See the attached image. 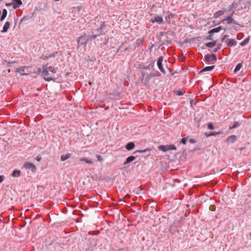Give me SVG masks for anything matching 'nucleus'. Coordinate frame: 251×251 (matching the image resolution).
Wrapping results in <instances>:
<instances>
[{
	"mask_svg": "<svg viewBox=\"0 0 251 251\" xmlns=\"http://www.w3.org/2000/svg\"><path fill=\"white\" fill-rule=\"evenodd\" d=\"M57 68H55L52 66H48V65L43 66V71L42 75L46 81H54L56 78L52 75L57 72Z\"/></svg>",
	"mask_w": 251,
	"mask_h": 251,
	"instance_id": "obj_1",
	"label": "nucleus"
},
{
	"mask_svg": "<svg viewBox=\"0 0 251 251\" xmlns=\"http://www.w3.org/2000/svg\"><path fill=\"white\" fill-rule=\"evenodd\" d=\"M87 35L84 34L78 38L77 41L78 47L80 46H83L84 47L86 46L88 43V39L87 38Z\"/></svg>",
	"mask_w": 251,
	"mask_h": 251,
	"instance_id": "obj_2",
	"label": "nucleus"
},
{
	"mask_svg": "<svg viewBox=\"0 0 251 251\" xmlns=\"http://www.w3.org/2000/svg\"><path fill=\"white\" fill-rule=\"evenodd\" d=\"M106 26V24L105 22H103L100 25V27L95 29L94 31V33H96V35L97 37L100 36V35H102L105 34V32L103 31V28Z\"/></svg>",
	"mask_w": 251,
	"mask_h": 251,
	"instance_id": "obj_3",
	"label": "nucleus"
},
{
	"mask_svg": "<svg viewBox=\"0 0 251 251\" xmlns=\"http://www.w3.org/2000/svg\"><path fill=\"white\" fill-rule=\"evenodd\" d=\"M204 60L206 62L210 63L213 61L217 60V56L215 54H206L204 56Z\"/></svg>",
	"mask_w": 251,
	"mask_h": 251,
	"instance_id": "obj_4",
	"label": "nucleus"
},
{
	"mask_svg": "<svg viewBox=\"0 0 251 251\" xmlns=\"http://www.w3.org/2000/svg\"><path fill=\"white\" fill-rule=\"evenodd\" d=\"M24 167L31 170L32 173H35L36 171V167L33 163L31 162H26L24 165Z\"/></svg>",
	"mask_w": 251,
	"mask_h": 251,
	"instance_id": "obj_5",
	"label": "nucleus"
},
{
	"mask_svg": "<svg viewBox=\"0 0 251 251\" xmlns=\"http://www.w3.org/2000/svg\"><path fill=\"white\" fill-rule=\"evenodd\" d=\"M163 56H160L157 60V64L159 70L164 74H165V71L162 66V61L163 60Z\"/></svg>",
	"mask_w": 251,
	"mask_h": 251,
	"instance_id": "obj_6",
	"label": "nucleus"
},
{
	"mask_svg": "<svg viewBox=\"0 0 251 251\" xmlns=\"http://www.w3.org/2000/svg\"><path fill=\"white\" fill-rule=\"evenodd\" d=\"M27 68V66H22L20 68H17L16 70V72L19 73L21 76L27 75L28 74L25 73V70Z\"/></svg>",
	"mask_w": 251,
	"mask_h": 251,
	"instance_id": "obj_7",
	"label": "nucleus"
},
{
	"mask_svg": "<svg viewBox=\"0 0 251 251\" xmlns=\"http://www.w3.org/2000/svg\"><path fill=\"white\" fill-rule=\"evenodd\" d=\"M226 46L229 47L235 46L237 45V41L233 39H227L226 40Z\"/></svg>",
	"mask_w": 251,
	"mask_h": 251,
	"instance_id": "obj_8",
	"label": "nucleus"
},
{
	"mask_svg": "<svg viewBox=\"0 0 251 251\" xmlns=\"http://www.w3.org/2000/svg\"><path fill=\"white\" fill-rule=\"evenodd\" d=\"M151 21L153 23L156 22L158 24L164 23L163 18L160 16H157L155 17L153 19H151Z\"/></svg>",
	"mask_w": 251,
	"mask_h": 251,
	"instance_id": "obj_9",
	"label": "nucleus"
},
{
	"mask_svg": "<svg viewBox=\"0 0 251 251\" xmlns=\"http://www.w3.org/2000/svg\"><path fill=\"white\" fill-rule=\"evenodd\" d=\"M88 241L89 243V250L92 251L93 250L94 247L96 246V242L94 239H89Z\"/></svg>",
	"mask_w": 251,
	"mask_h": 251,
	"instance_id": "obj_10",
	"label": "nucleus"
},
{
	"mask_svg": "<svg viewBox=\"0 0 251 251\" xmlns=\"http://www.w3.org/2000/svg\"><path fill=\"white\" fill-rule=\"evenodd\" d=\"M13 3V8L14 9L19 7L22 4L21 0H14Z\"/></svg>",
	"mask_w": 251,
	"mask_h": 251,
	"instance_id": "obj_11",
	"label": "nucleus"
},
{
	"mask_svg": "<svg viewBox=\"0 0 251 251\" xmlns=\"http://www.w3.org/2000/svg\"><path fill=\"white\" fill-rule=\"evenodd\" d=\"M226 11V9L219 10L216 12H215L214 14V18H218L220 16L224 15Z\"/></svg>",
	"mask_w": 251,
	"mask_h": 251,
	"instance_id": "obj_12",
	"label": "nucleus"
},
{
	"mask_svg": "<svg viewBox=\"0 0 251 251\" xmlns=\"http://www.w3.org/2000/svg\"><path fill=\"white\" fill-rule=\"evenodd\" d=\"M237 139V137L235 135H232L227 137L226 142L228 143H234Z\"/></svg>",
	"mask_w": 251,
	"mask_h": 251,
	"instance_id": "obj_13",
	"label": "nucleus"
},
{
	"mask_svg": "<svg viewBox=\"0 0 251 251\" xmlns=\"http://www.w3.org/2000/svg\"><path fill=\"white\" fill-rule=\"evenodd\" d=\"M10 25H11V23L9 22H6L3 27V29L1 31L2 32H6L8 30V29H9V28L10 27Z\"/></svg>",
	"mask_w": 251,
	"mask_h": 251,
	"instance_id": "obj_14",
	"label": "nucleus"
},
{
	"mask_svg": "<svg viewBox=\"0 0 251 251\" xmlns=\"http://www.w3.org/2000/svg\"><path fill=\"white\" fill-rule=\"evenodd\" d=\"M136 157L134 156H128L126 161L124 163V165H126L130 162H131L132 161H133V160H134L135 159Z\"/></svg>",
	"mask_w": 251,
	"mask_h": 251,
	"instance_id": "obj_15",
	"label": "nucleus"
},
{
	"mask_svg": "<svg viewBox=\"0 0 251 251\" xmlns=\"http://www.w3.org/2000/svg\"><path fill=\"white\" fill-rule=\"evenodd\" d=\"M135 147V144L133 142H129L128 143L126 146V149L130 151L132 150Z\"/></svg>",
	"mask_w": 251,
	"mask_h": 251,
	"instance_id": "obj_16",
	"label": "nucleus"
},
{
	"mask_svg": "<svg viewBox=\"0 0 251 251\" xmlns=\"http://www.w3.org/2000/svg\"><path fill=\"white\" fill-rule=\"evenodd\" d=\"M214 68H215V66H214V65L205 67L200 71V73L201 74L204 72L212 71Z\"/></svg>",
	"mask_w": 251,
	"mask_h": 251,
	"instance_id": "obj_17",
	"label": "nucleus"
},
{
	"mask_svg": "<svg viewBox=\"0 0 251 251\" xmlns=\"http://www.w3.org/2000/svg\"><path fill=\"white\" fill-rule=\"evenodd\" d=\"M234 13V11H233L232 14L231 16H227L225 19L223 20V22L226 21L227 24H231V20H232V16H233V14Z\"/></svg>",
	"mask_w": 251,
	"mask_h": 251,
	"instance_id": "obj_18",
	"label": "nucleus"
},
{
	"mask_svg": "<svg viewBox=\"0 0 251 251\" xmlns=\"http://www.w3.org/2000/svg\"><path fill=\"white\" fill-rule=\"evenodd\" d=\"M221 29H222V27L218 26V27H217L216 28H214L211 29L210 30H209L208 33L213 34L214 33H217V32H219Z\"/></svg>",
	"mask_w": 251,
	"mask_h": 251,
	"instance_id": "obj_19",
	"label": "nucleus"
},
{
	"mask_svg": "<svg viewBox=\"0 0 251 251\" xmlns=\"http://www.w3.org/2000/svg\"><path fill=\"white\" fill-rule=\"evenodd\" d=\"M20 174H21L20 171L18 170H15L12 173L11 176L13 177H18L20 176Z\"/></svg>",
	"mask_w": 251,
	"mask_h": 251,
	"instance_id": "obj_20",
	"label": "nucleus"
},
{
	"mask_svg": "<svg viewBox=\"0 0 251 251\" xmlns=\"http://www.w3.org/2000/svg\"><path fill=\"white\" fill-rule=\"evenodd\" d=\"M158 149L160 151H162L164 152H166L168 151V146L167 145H160L158 147Z\"/></svg>",
	"mask_w": 251,
	"mask_h": 251,
	"instance_id": "obj_21",
	"label": "nucleus"
},
{
	"mask_svg": "<svg viewBox=\"0 0 251 251\" xmlns=\"http://www.w3.org/2000/svg\"><path fill=\"white\" fill-rule=\"evenodd\" d=\"M71 157V154L66 153V154L62 155L61 156L60 159L62 161H64L67 159H69Z\"/></svg>",
	"mask_w": 251,
	"mask_h": 251,
	"instance_id": "obj_22",
	"label": "nucleus"
},
{
	"mask_svg": "<svg viewBox=\"0 0 251 251\" xmlns=\"http://www.w3.org/2000/svg\"><path fill=\"white\" fill-rule=\"evenodd\" d=\"M7 14V10L6 9H3L2 10V15H1V17H0V21H2L4 20V19L6 18Z\"/></svg>",
	"mask_w": 251,
	"mask_h": 251,
	"instance_id": "obj_23",
	"label": "nucleus"
},
{
	"mask_svg": "<svg viewBox=\"0 0 251 251\" xmlns=\"http://www.w3.org/2000/svg\"><path fill=\"white\" fill-rule=\"evenodd\" d=\"M216 45V41H214L213 42H208L207 43H206L205 45L207 47H208V48H212L213 47H214V46H215Z\"/></svg>",
	"mask_w": 251,
	"mask_h": 251,
	"instance_id": "obj_24",
	"label": "nucleus"
},
{
	"mask_svg": "<svg viewBox=\"0 0 251 251\" xmlns=\"http://www.w3.org/2000/svg\"><path fill=\"white\" fill-rule=\"evenodd\" d=\"M79 160L80 161L85 162H86V163H88V164H93V162L92 160H89V159H88L87 158H86L85 157L80 158L79 159Z\"/></svg>",
	"mask_w": 251,
	"mask_h": 251,
	"instance_id": "obj_25",
	"label": "nucleus"
},
{
	"mask_svg": "<svg viewBox=\"0 0 251 251\" xmlns=\"http://www.w3.org/2000/svg\"><path fill=\"white\" fill-rule=\"evenodd\" d=\"M238 2H236L234 1L231 5L229 7L228 11H231L232 9L234 8H236L238 6Z\"/></svg>",
	"mask_w": 251,
	"mask_h": 251,
	"instance_id": "obj_26",
	"label": "nucleus"
},
{
	"mask_svg": "<svg viewBox=\"0 0 251 251\" xmlns=\"http://www.w3.org/2000/svg\"><path fill=\"white\" fill-rule=\"evenodd\" d=\"M242 66H243V63H240L236 65V66L235 67V69H234V72L235 73H236V72L239 71L241 69V68H242Z\"/></svg>",
	"mask_w": 251,
	"mask_h": 251,
	"instance_id": "obj_27",
	"label": "nucleus"
},
{
	"mask_svg": "<svg viewBox=\"0 0 251 251\" xmlns=\"http://www.w3.org/2000/svg\"><path fill=\"white\" fill-rule=\"evenodd\" d=\"M94 32H92V34L91 35H87V38L88 39V41L89 40H92L93 39H96L97 36L95 34H94Z\"/></svg>",
	"mask_w": 251,
	"mask_h": 251,
	"instance_id": "obj_28",
	"label": "nucleus"
},
{
	"mask_svg": "<svg viewBox=\"0 0 251 251\" xmlns=\"http://www.w3.org/2000/svg\"><path fill=\"white\" fill-rule=\"evenodd\" d=\"M249 40H250V38L249 37H248V38H246V39H245L242 42H241L240 43V45L241 46H245L246 45H247V44H248L249 42Z\"/></svg>",
	"mask_w": 251,
	"mask_h": 251,
	"instance_id": "obj_29",
	"label": "nucleus"
},
{
	"mask_svg": "<svg viewBox=\"0 0 251 251\" xmlns=\"http://www.w3.org/2000/svg\"><path fill=\"white\" fill-rule=\"evenodd\" d=\"M221 133L220 132H211L208 134H206L207 137L211 136H216Z\"/></svg>",
	"mask_w": 251,
	"mask_h": 251,
	"instance_id": "obj_30",
	"label": "nucleus"
},
{
	"mask_svg": "<svg viewBox=\"0 0 251 251\" xmlns=\"http://www.w3.org/2000/svg\"><path fill=\"white\" fill-rule=\"evenodd\" d=\"M150 151V149L149 148H147V149H146L145 150H137L133 153L135 154L136 152L144 153V152H146L147 151Z\"/></svg>",
	"mask_w": 251,
	"mask_h": 251,
	"instance_id": "obj_31",
	"label": "nucleus"
},
{
	"mask_svg": "<svg viewBox=\"0 0 251 251\" xmlns=\"http://www.w3.org/2000/svg\"><path fill=\"white\" fill-rule=\"evenodd\" d=\"M168 151L169 150H176V148L174 145H168Z\"/></svg>",
	"mask_w": 251,
	"mask_h": 251,
	"instance_id": "obj_32",
	"label": "nucleus"
},
{
	"mask_svg": "<svg viewBox=\"0 0 251 251\" xmlns=\"http://www.w3.org/2000/svg\"><path fill=\"white\" fill-rule=\"evenodd\" d=\"M221 46H222V44L221 43L218 44L217 47L215 48V49H214L213 50H212V51L214 52H217L218 50L221 48Z\"/></svg>",
	"mask_w": 251,
	"mask_h": 251,
	"instance_id": "obj_33",
	"label": "nucleus"
},
{
	"mask_svg": "<svg viewBox=\"0 0 251 251\" xmlns=\"http://www.w3.org/2000/svg\"><path fill=\"white\" fill-rule=\"evenodd\" d=\"M240 125V123H239V122H235L233 126H232V127H231L230 128V129H232V128H237L238 127H239Z\"/></svg>",
	"mask_w": 251,
	"mask_h": 251,
	"instance_id": "obj_34",
	"label": "nucleus"
},
{
	"mask_svg": "<svg viewBox=\"0 0 251 251\" xmlns=\"http://www.w3.org/2000/svg\"><path fill=\"white\" fill-rule=\"evenodd\" d=\"M143 39H137L136 41V45H140L143 44Z\"/></svg>",
	"mask_w": 251,
	"mask_h": 251,
	"instance_id": "obj_35",
	"label": "nucleus"
},
{
	"mask_svg": "<svg viewBox=\"0 0 251 251\" xmlns=\"http://www.w3.org/2000/svg\"><path fill=\"white\" fill-rule=\"evenodd\" d=\"M156 76H157V75L155 74L151 73L148 75V76L147 77V78L150 79L151 77H154Z\"/></svg>",
	"mask_w": 251,
	"mask_h": 251,
	"instance_id": "obj_36",
	"label": "nucleus"
},
{
	"mask_svg": "<svg viewBox=\"0 0 251 251\" xmlns=\"http://www.w3.org/2000/svg\"><path fill=\"white\" fill-rule=\"evenodd\" d=\"M128 48L129 50H134L136 48V45H129Z\"/></svg>",
	"mask_w": 251,
	"mask_h": 251,
	"instance_id": "obj_37",
	"label": "nucleus"
},
{
	"mask_svg": "<svg viewBox=\"0 0 251 251\" xmlns=\"http://www.w3.org/2000/svg\"><path fill=\"white\" fill-rule=\"evenodd\" d=\"M31 17L28 16H24L21 20V22L25 21L27 20H29L30 18H31Z\"/></svg>",
	"mask_w": 251,
	"mask_h": 251,
	"instance_id": "obj_38",
	"label": "nucleus"
},
{
	"mask_svg": "<svg viewBox=\"0 0 251 251\" xmlns=\"http://www.w3.org/2000/svg\"><path fill=\"white\" fill-rule=\"evenodd\" d=\"M41 58L42 59L47 60V59H49L50 57H49V54H43L42 55V56L41 57Z\"/></svg>",
	"mask_w": 251,
	"mask_h": 251,
	"instance_id": "obj_39",
	"label": "nucleus"
},
{
	"mask_svg": "<svg viewBox=\"0 0 251 251\" xmlns=\"http://www.w3.org/2000/svg\"><path fill=\"white\" fill-rule=\"evenodd\" d=\"M207 127L209 129H210V130H212L214 128V126L212 123L208 124Z\"/></svg>",
	"mask_w": 251,
	"mask_h": 251,
	"instance_id": "obj_40",
	"label": "nucleus"
},
{
	"mask_svg": "<svg viewBox=\"0 0 251 251\" xmlns=\"http://www.w3.org/2000/svg\"><path fill=\"white\" fill-rule=\"evenodd\" d=\"M96 157L98 161L102 162L103 160L102 156L100 155H97Z\"/></svg>",
	"mask_w": 251,
	"mask_h": 251,
	"instance_id": "obj_41",
	"label": "nucleus"
},
{
	"mask_svg": "<svg viewBox=\"0 0 251 251\" xmlns=\"http://www.w3.org/2000/svg\"><path fill=\"white\" fill-rule=\"evenodd\" d=\"M186 141H187V138H182L180 141V143L183 144H185L186 143Z\"/></svg>",
	"mask_w": 251,
	"mask_h": 251,
	"instance_id": "obj_42",
	"label": "nucleus"
},
{
	"mask_svg": "<svg viewBox=\"0 0 251 251\" xmlns=\"http://www.w3.org/2000/svg\"><path fill=\"white\" fill-rule=\"evenodd\" d=\"M216 206L215 205H211L210 206H209V209L211 211H215V209H216Z\"/></svg>",
	"mask_w": 251,
	"mask_h": 251,
	"instance_id": "obj_43",
	"label": "nucleus"
},
{
	"mask_svg": "<svg viewBox=\"0 0 251 251\" xmlns=\"http://www.w3.org/2000/svg\"><path fill=\"white\" fill-rule=\"evenodd\" d=\"M228 36V35H225L223 36V37L221 39V42H226V39Z\"/></svg>",
	"mask_w": 251,
	"mask_h": 251,
	"instance_id": "obj_44",
	"label": "nucleus"
},
{
	"mask_svg": "<svg viewBox=\"0 0 251 251\" xmlns=\"http://www.w3.org/2000/svg\"><path fill=\"white\" fill-rule=\"evenodd\" d=\"M57 52H53L51 54H49V57L50 58V57H54L56 56V55L57 54Z\"/></svg>",
	"mask_w": 251,
	"mask_h": 251,
	"instance_id": "obj_45",
	"label": "nucleus"
},
{
	"mask_svg": "<svg viewBox=\"0 0 251 251\" xmlns=\"http://www.w3.org/2000/svg\"><path fill=\"white\" fill-rule=\"evenodd\" d=\"M4 62L7 63V67H11V64L12 63H14L16 62L15 61H14V62H7L6 60H4Z\"/></svg>",
	"mask_w": 251,
	"mask_h": 251,
	"instance_id": "obj_46",
	"label": "nucleus"
},
{
	"mask_svg": "<svg viewBox=\"0 0 251 251\" xmlns=\"http://www.w3.org/2000/svg\"><path fill=\"white\" fill-rule=\"evenodd\" d=\"M124 43L121 44V45L120 46V47L117 49L116 52H118L120 51V50L122 49L123 46H124Z\"/></svg>",
	"mask_w": 251,
	"mask_h": 251,
	"instance_id": "obj_47",
	"label": "nucleus"
},
{
	"mask_svg": "<svg viewBox=\"0 0 251 251\" xmlns=\"http://www.w3.org/2000/svg\"><path fill=\"white\" fill-rule=\"evenodd\" d=\"M176 95L179 96H182L183 95V92L180 90L176 92Z\"/></svg>",
	"mask_w": 251,
	"mask_h": 251,
	"instance_id": "obj_48",
	"label": "nucleus"
},
{
	"mask_svg": "<svg viewBox=\"0 0 251 251\" xmlns=\"http://www.w3.org/2000/svg\"><path fill=\"white\" fill-rule=\"evenodd\" d=\"M209 35L207 37V39L212 40L213 39V38H212L213 34L212 33H209Z\"/></svg>",
	"mask_w": 251,
	"mask_h": 251,
	"instance_id": "obj_49",
	"label": "nucleus"
},
{
	"mask_svg": "<svg viewBox=\"0 0 251 251\" xmlns=\"http://www.w3.org/2000/svg\"><path fill=\"white\" fill-rule=\"evenodd\" d=\"M42 71H43V68H42V69H41V68H39L38 69V70H37V74H40V73H41V74H42Z\"/></svg>",
	"mask_w": 251,
	"mask_h": 251,
	"instance_id": "obj_50",
	"label": "nucleus"
},
{
	"mask_svg": "<svg viewBox=\"0 0 251 251\" xmlns=\"http://www.w3.org/2000/svg\"><path fill=\"white\" fill-rule=\"evenodd\" d=\"M189 142L191 144H194L196 142V141L194 139H190L189 140Z\"/></svg>",
	"mask_w": 251,
	"mask_h": 251,
	"instance_id": "obj_51",
	"label": "nucleus"
},
{
	"mask_svg": "<svg viewBox=\"0 0 251 251\" xmlns=\"http://www.w3.org/2000/svg\"><path fill=\"white\" fill-rule=\"evenodd\" d=\"M11 5H12L13 6V2H10V3H6L5 4V6L6 7H9V6H10Z\"/></svg>",
	"mask_w": 251,
	"mask_h": 251,
	"instance_id": "obj_52",
	"label": "nucleus"
},
{
	"mask_svg": "<svg viewBox=\"0 0 251 251\" xmlns=\"http://www.w3.org/2000/svg\"><path fill=\"white\" fill-rule=\"evenodd\" d=\"M231 24H234V25H238L237 22L233 19H232V20H231Z\"/></svg>",
	"mask_w": 251,
	"mask_h": 251,
	"instance_id": "obj_53",
	"label": "nucleus"
},
{
	"mask_svg": "<svg viewBox=\"0 0 251 251\" xmlns=\"http://www.w3.org/2000/svg\"><path fill=\"white\" fill-rule=\"evenodd\" d=\"M3 178H4V176H0V183H1L3 181Z\"/></svg>",
	"mask_w": 251,
	"mask_h": 251,
	"instance_id": "obj_54",
	"label": "nucleus"
},
{
	"mask_svg": "<svg viewBox=\"0 0 251 251\" xmlns=\"http://www.w3.org/2000/svg\"><path fill=\"white\" fill-rule=\"evenodd\" d=\"M36 159L38 161H40L41 160V157L40 156H37Z\"/></svg>",
	"mask_w": 251,
	"mask_h": 251,
	"instance_id": "obj_55",
	"label": "nucleus"
},
{
	"mask_svg": "<svg viewBox=\"0 0 251 251\" xmlns=\"http://www.w3.org/2000/svg\"><path fill=\"white\" fill-rule=\"evenodd\" d=\"M128 47H126V48L124 49L123 51L124 52H126V51H127V50H128Z\"/></svg>",
	"mask_w": 251,
	"mask_h": 251,
	"instance_id": "obj_56",
	"label": "nucleus"
},
{
	"mask_svg": "<svg viewBox=\"0 0 251 251\" xmlns=\"http://www.w3.org/2000/svg\"><path fill=\"white\" fill-rule=\"evenodd\" d=\"M172 17H173V15L172 14H170L169 16H168V18L170 19V18H172Z\"/></svg>",
	"mask_w": 251,
	"mask_h": 251,
	"instance_id": "obj_57",
	"label": "nucleus"
},
{
	"mask_svg": "<svg viewBox=\"0 0 251 251\" xmlns=\"http://www.w3.org/2000/svg\"><path fill=\"white\" fill-rule=\"evenodd\" d=\"M244 147H241V148H239V150H240V151H242V150H244Z\"/></svg>",
	"mask_w": 251,
	"mask_h": 251,
	"instance_id": "obj_58",
	"label": "nucleus"
},
{
	"mask_svg": "<svg viewBox=\"0 0 251 251\" xmlns=\"http://www.w3.org/2000/svg\"><path fill=\"white\" fill-rule=\"evenodd\" d=\"M1 220L0 219V224L1 223Z\"/></svg>",
	"mask_w": 251,
	"mask_h": 251,
	"instance_id": "obj_59",
	"label": "nucleus"
}]
</instances>
